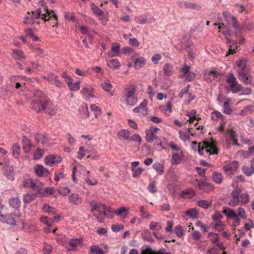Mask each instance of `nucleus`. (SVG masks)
I'll return each mask as SVG.
<instances>
[{
    "label": "nucleus",
    "mask_w": 254,
    "mask_h": 254,
    "mask_svg": "<svg viewBox=\"0 0 254 254\" xmlns=\"http://www.w3.org/2000/svg\"><path fill=\"white\" fill-rule=\"evenodd\" d=\"M178 4L180 7H185L187 9H192L195 10H200L201 9V6L197 3L181 1L178 2Z\"/></svg>",
    "instance_id": "obj_11"
},
{
    "label": "nucleus",
    "mask_w": 254,
    "mask_h": 254,
    "mask_svg": "<svg viewBox=\"0 0 254 254\" xmlns=\"http://www.w3.org/2000/svg\"><path fill=\"white\" fill-rule=\"evenodd\" d=\"M233 188H234V190L231 192V196L232 197H235V198H240V194L242 192V189L238 187V185H235L234 184L232 185Z\"/></svg>",
    "instance_id": "obj_36"
},
{
    "label": "nucleus",
    "mask_w": 254,
    "mask_h": 254,
    "mask_svg": "<svg viewBox=\"0 0 254 254\" xmlns=\"http://www.w3.org/2000/svg\"><path fill=\"white\" fill-rule=\"evenodd\" d=\"M107 65L109 67L113 69L119 68L121 66L120 63L117 59L109 60L107 62Z\"/></svg>",
    "instance_id": "obj_34"
},
{
    "label": "nucleus",
    "mask_w": 254,
    "mask_h": 254,
    "mask_svg": "<svg viewBox=\"0 0 254 254\" xmlns=\"http://www.w3.org/2000/svg\"><path fill=\"white\" fill-rule=\"evenodd\" d=\"M38 5L39 6L42 7V11L44 13L42 14V18L45 21H49L51 18H53L56 21L55 23H57L58 16L53 10H50L48 7L45 5V2L44 0H40Z\"/></svg>",
    "instance_id": "obj_5"
},
{
    "label": "nucleus",
    "mask_w": 254,
    "mask_h": 254,
    "mask_svg": "<svg viewBox=\"0 0 254 254\" xmlns=\"http://www.w3.org/2000/svg\"><path fill=\"white\" fill-rule=\"evenodd\" d=\"M191 148L195 151H198L200 155L203 154L204 150L208 155H216L218 153V149L216 146V143L213 140L203 141L202 142H197L193 141L191 142Z\"/></svg>",
    "instance_id": "obj_2"
},
{
    "label": "nucleus",
    "mask_w": 254,
    "mask_h": 254,
    "mask_svg": "<svg viewBox=\"0 0 254 254\" xmlns=\"http://www.w3.org/2000/svg\"><path fill=\"white\" fill-rule=\"evenodd\" d=\"M223 14L225 16V20L226 21L227 24L231 25L233 28H234L236 30V33L237 34L239 30V26L238 24L237 20L233 16L229 15H226V12H224Z\"/></svg>",
    "instance_id": "obj_12"
},
{
    "label": "nucleus",
    "mask_w": 254,
    "mask_h": 254,
    "mask_svg": "<svg viewBox=\"0 0 254 254\" xmlns=\"http://www.w3.org/2000/svg\"><path fill=\"white\" fill-rule=\"evenodd\" d=\"M240 198H235V197H232V198L229 200L228 204L231 206H236L239 204Z\"/></svg>",
    "instance_id": "obj_62"
},
{
    "label": "nucleus",
    "mask_w": 254,
    "mask_h": 254,
    "mask_svg": "<svg viewBox=\"0 0 254 254\" xmlns=\"http://www.w3.org/2000/svg\"><path fill=\"white\" fill-rule=\"evenodd\" d=\"M9 204L11 207L18 209L20 206V201L17 197H12L9 199Z\"/></svg>",
    "instance_id": "obj_28"
},
{
    "label": "nucleus",
    "mask_w": 254,
    "mask_h": 254,
    "mask_svg": "<svg viewBox=\"0 0 254 254\" xmlns=\"http://www.w3.org/2000/svg\"><path fill=\"white\" fill-rule=\"evenodd\" d=\"M247 60L244 59H240L236 61V65L240 68L239 70H243V71L245 70L247 66Z\"/></svg>",
    "instance_id": "obj_40"
},
{
    "label": "nucleus",
    "mask_w": 254,
    "mask_h": 254,
    "mask_svg": "<svg viewBox=\"0 0 254 254\" xmlns=\"http://www.w3.org/2000/svg\"><path fill=\"white\" fill-rule=\"evenodd\" d=\"M33 199V196L29 193H26L24 195L23 201L25 203H29L32 202Z\"/></svg>",
    "instance_id": "obj_60"
},
{
    "label": "nucleus",
    "mask_w": 254,
    "mask_h": 254,
    "mask_svg": "<svg viewBox=\"0 0 254 254\" xmlns=\"http://www.w3.org/2000/svg\"><path fill=\"white\" fill-rule=\"evenodd\" d=\"M222 76V74L215 70H206L203 73V78L205 81L211 82Z\"/></svg>",
    "instance_id": "obj_7"
},
{
    "label": "nucleus",
    "mask_w": 254,
    "mask_h": 254,
    "mask_svg": "<svg viewBox=\"0 0 254 254\" xmlns=\"http://www.w3.org/2000/svg\"><path fill=\"white\" fill-rule=\"evenodd\" d=\"M145 133L146 140L148 142H152L154 139L155 140V142H157L159 137L156 136V134L152 132V131L147 129L146 130Z\"/></svg>",
    "instance_id": "obj_23"
},
{
    "label": "nucleus",
    "mask_w": 254,
    "mask_h": 254,
    "mask_svg": "<svg viewBox=\"0 0 254 254\" xmlns=\"http://www.w3.org/2000/svg\"><path fill=\"white\" fill-rule=\"evenodd\" d=\"M197 204L199 206L203 208L207 209L211 204H209L207 200L202 199L197 201Z\"/></svg>",
    "instance_id": "obj_55"
},
{
    "label": "nucleus",
    "mask_w": 254,
    "mask_h": 254,
    "mask_svg": "<svg viewBox=\"0 0 254 254\" xmlns=\"http://www.w3.org/2000/svg\"><path fill=\"white\" fill-rule=\"evenodd\" d=\"M101 86L103 90L107 92L110 91L112 87V84L109 81L102 83Z\"/></svg>",
    "instance_id": "obj_58"
},
{
    "label": "nucleus",
    "mask_w": 254,
    "mask_h": 254,
    "mask_svg": "<svg viewBox=\"0 0 254 254\" xmlns=\"http://www.w3.org/2000/svg\"><path fill=\"white\" fill-rule=\"evenodd\" d=\"M146 64V59L143 57L136 58L134 61V67L136 69H138L145 65Z\"/></svg>",
    "instance_id": "obj_26"
},
{
    "label": "nucleus",
    "mask_w": 254,
    "mask_h": 254,
    "mask_svg": "<svg viewBox=\"0 0 254 254\" xmlns=\"http://www.w3.org/2000/svg\"><path fill=\"white\" fill-rule=\"evenodd\" d=\"M183 156V154L182 151H181L180 153H173L171 159V163L173 165L179 164Z\"/></svg>",
    "instance_id": "obj_22"
},
{
    "label": "nucleus",
    "mask_w": 254,
    "mask_h": 254,
    "mask_svg": "<svg viewBox=\"0 0 254 254\" xmlns=\"http://www.w3.org/2000/svg\"><path fill=\"white\" fill-rule=\"evenodd\" d=\"M152 167L160 175H163L164 173L163 164L160 163H155L153 165Z\"/></svg>",
    "instance_id": "obj_43"
},
{
    "label": "nucleus",
    "mask_w": 254,
    "mask_h": 254,
    "mask_svg": "<svg viewBox=\"0 0 254 254\" xmlns=\"http://www.w3.org/2000/svg\"><path fill=\"white\" fill-rule=\"evenodd\" d=\"M69 88L73 91H77L80 89V82L77 81L72 83V78H68V81H66Z\"/></svg>",
    "instance_id": "obj_24"
},
{
    "label": "nucleus",
    "mask_w": 254,
    "mask_h": 254,
    "mask_svg": "<svg viewBox=\"0 0 254 254\" xmlns=\"http://www.w3.org/2000/svg\"><path fill=\"white\" fill-rule=\"evenodd\" d=\"M209 185L204 182H202L198 184V189L204 192H207V190H206V188L208 187Z\"/></svg>",
    "instance_id": "obj_61"
},
{
    "label": "nucleus",
    "mask_w": 254,
    "mask_h": 254,
    "mask_svg": "<svg viewBox=\"0 0 254 254\" xmlns=\"http://www.w3.org/2000/svg\"><path fill=\"white\" fill-rule=\"evenodd\" d=\"M135 21L140 24H145L155 22V19L152 17L150 20H148L145 15H141L135 17Z\"/></svg>",
    "instance_id": "obj_21"
},
{
    "label": "nucleus",
    "mask_w": 254,
    "mask_h": 254,
    "mask_svg": "<svg viewBox=\"0 0 254 254\" xmlns=\"http://www.w3.org/2000/svg\"><path fill=\"white\" fill-rule=\"evenodd\" d=\"M136 87L135 85H131L126 87L123 93V97L126 99L128 105L134 106L137 102V98L135 96Z\"/></svg>",
    "instance_id": "obj_3"
},
{
    "label": "nucleus",
    "mask_w": 254,
    "mask_h": 254,
    "mask_svg": "<svg viewBox=\"0 0 254 254\" xmlns=\"http://www.w3.org/2000/svg\"><path fill=\"white\" fill-rule=\"evenodd\" d=\"M92 204L91 211L93 212L95 211H97L100 214L106 216V211L107 210L106 205L102 203H98L97 202L93 201L90 202Z\"/></svg>",
    "instance_id": "obj_8"
},
{
    "label": "nucleus",
    "mask_w": 254,
    "mask_h": 254,
    "mask_svg": "<svg viewBox=\"0 0 254 254\" xmlns=\"http://www.w3.org/2000/svg\"><path fill=\"white\" fill-rule=\"evenodd\" d=\"M163 71L165 75L169 76L173 73V66L171 64L167 63L164 65Z\"/></svg>",
    "instance_id": "obj_35"
},
{
    "label": "nucleus",
    "mask_w": 254,
    "mask_h": 254,
    "mask_svg": "<svg viewBox=\"0 0 254 254\" xmlns=\"http://www.w3.org/2000/svg\"><path fill=\"white\" fill-rule=\"evenodd\" d=\"M42 210L44 212H47L51 214H55L56 213V210L55 208L51 207L47 204H44Z\"/></svg>",
    "instance_id": "obj_42"
},
{
    "label": "nucleus",
    "mask_w": 254,
    "mask_h": 254,
    "mask_svg": "<svg viewBox=\"0 0 254 254\" xmlns=\"http://www.w3.org/2000/svg\"><path fill=\"white\" fill-rule=\"evenodd\" d=\"M81 112L84 115L85 118L89 117L88 109L87 104L84 103L81 105Z\"/></svg>",
    "instance_id": "obj_56"
},
{
    "label": "nucleus",
    "mask_w": 254,
    "mask_h": 254,
    "mask_svg": "<svg viewBox=\"0 0 254 254\" xmlns=\"http://www.w3.org/2000/svg\"><path fill=\"white\" fill-rule=\"evenodd\" d=\"M238 167V163L237 161H233L229 164L224 166L223 169L224 172L228 175L233 174Z\"/></svg>",
    "instance_id": "obj_15"
},
{
    "label": "nucleus",
    "mask_w": 254,
    "mask_h": 254,
    "mask_svg": "<svg viewBox=\"0 0 254 254\" xmlns=\"http://www.w3.org/2000/svg\"><path fill=\"white\" fill-rule=\"evenodd\" d=\"M34 170L36 174L40 177L47 176L49 173L48 170L42 165H35Z\"/></svg>",
    "instance_id": "obj_17"
},
{
    "label": "nucleus",
    "mask_w": 254,
    "mask_h": 254,
    "mask_svg": "<svg viewBox=\"0 0 254 254\" xmlns=\"http://www.w3.org/2000/svg\"><path fill=\"white\" fill-rule=\"evenodd\" d=\"M44 153L43 150L39 148L37 149L33 155L34 159L38 160L41 158L43 156Z\"/></svg>",
    "instance_id": "obj_54"
},
{
    "label": "nucleus",
    "mask_w": 254,
    "mask_h": 254,
    "mask_svg": "<svg viewBox=\"0 0 254 254\" xmlns=\"http://www.w3.org/2000/svg\"><path fill=\"white\" fill-rule=\"evenodd\" d=\"M54 190L53 188L47 187L42 190L41 196H45L48 194H52L53 193Z\"/></svg>",
    "instance_id": "obj_51"
},
{
    "label": "nucleus",
    "mask_w": 254,
    "mask_h": 254,
    "mask_svg": "<svg viewBox=\"0 0 254 254\" xmlns=\"http://www.w3.org/2000/svg\"><path fill=\"white\" fill-rule=\"evenodd\" d=\"M175 232L178 237H182L184 235L183 227L180 225H177L175 228Z\"/></svg>",
    "instance_id": "obj_48"
},
{
    "label": "nucleus",
    "mask_w": 254,
    "mask_h": 254,
    "mask_svg": "<svg viewBox=\"0 0 254 254\" xmlns=\"http://www.w3.org/2000/svg\"><path fill=\"white\" fill-rule=\"evenodd\" d=\"M2 172L7 179L13 181L14 179L15 172L12 166L4 165L2 168Z\"/></svg>",
    "instance_id": "obj_9"
},
{
    "label": "nucleus",
    "mask_w": 254,
    "mask_h": 254,
    "mask_svg": "<svg viewBox=\"0 0 254 254\" xmlns=\"http://www.w3.org/2000/svg\"><path fill=\"white\" fill-rule=\"evenodd\" d=\"M22 148L25 153H27L30 152L32 147V143L25 136H23L22 139Z\"/></svg>",
    "instance_id": "obj_20"
},
{
    "label": "nucleus",
    "mask_w": 254,
    "mask_h": 254,
    "mask_svg": "<svg viewBox=\"0 0 254 254\" xmlns=\"http://www.w3.org/2000/svg\"><path fill=\"white\" fill-rule=\"evenodd\" d=\"M68 198L69 203L75 205H80L82 201V197L77 193H71L69 194Z\"/></svg>",
    "instance_id": "obj_18"
},
{
    "label": "nucleus",
    "mask_w": 254,
    "mask_h": 254,
    "mask_svg": "<svg viewBox=\"0 0 254 254\" xmlns=\"http://www.w3.org/2000/svg\"><path fill=\"white\" fill-rule=\"evenodd\" d=\"M225 225L221 221H218L215 225V230L217 231H222L224 230Z\"/></svg>",
    "instance_id": "obj_63"
},
{
    "label": "nucleus",
    "mask_w": 254,
    "mask_h": 254,
    "mask_svg": "<svg viewBox=\"0 0 254 254\" xmlns=\"http://www.w3.org/2000/svg\"><path fill=\"white\" fill-rule=\"evenodd\" d=\"M61 161L60 157L54 155H50L47 156L45 159V163L46 165L50 167L54 164H58Z\"/></svg>",
    "instance_id": "obj_16"
},
{
    "label": "nucleus",
    "mask_w": 254,
    "mask_h": 254,
    "mask_svg": "<svg viewBox=\"0 0 254 254\" xmlns=\"http://www.w3.org/2000/svg\"><path fill=\"white\" fill-rule=\"evenodd\" d=\"M58 78L57 75H55L53 73H51L47 76V80L51 83L54 84L55 81Z\"/></svg>",
    "instance_id": "obj_64"
},
{
    "label": "nucleus",
    "mask_w": 254,
    "mask_h": 254,
    "mask_svg": "<svg viewBox=\"0 0 254 254\" xmlns=\"http://www.w3.org/2000/svg\"><path fill=\"white\" fill-rule=\"evenodd\" d=\"M195 195L194 191L191 189H187L182 192L181 196L184 198H192Z\"/></svg>",
    "instance_id": "obj_25"
},
{
    "label": "nucleus",
    "mask_w": 254,
    "mask_h": 254,
    "mask_svg": "<svg viewBox=\"0 0 254 254\" xmlns=\"http://www.w3.org/2000/svg\"><path fill=\"white\" fill-rule=\"evenodd\" d=\"M42 12L41 7H39L34 11L28 12L24 18V23L26 24H39L37 20L40 17H42Z\"/></svg>",
    "instance_id": "obj_4"
},
{
    "label": "nucleus",
    "mask_w": 254,
    "mask_h": 254,
    "mask_svg": "<svg viewBox=\"0 0 254 254\" xmlns=\"http://www.w3.org/2000/svg\"><path fill=\"white\" fill-rule=\"evenodd\" d=\"M30 108L37 113L44 112L50 116L55 115L57 111V108L49 100L33 99L30 103Z\"/></svg>",
    "instance_id": "obj_1"
},
{
    "label": "nucleus",
    "mask_w": 254,
    "mask_h": 254,
    "mask_svg": "<svg viewBox=\"0 0 254 254\" xmlns=\"http://www.w3.org/2000/svg\"><path fill=\"white\" fill-rule=\"evenodd\" d=\"M141 236L144 240L148 242H152L153 241L150 232L147 230L143 231L141 233Z\"/></svg>",
    "instance_id": "obj_39"
},
{
    "label": "nucleus",
    "mask_w": 254,
    "mask_h": 254,
    "mask_svg": "<svg viewBox=\"0 0 254 254\" xmlns=\"http://www.w3.org/2000/svg\"><path fill=\"white\" fill-rule=\"evenodd\" d=\"M118 136L119 138L123 139V140L129 139L130 132L128 130L122 129L118 132Z\"/></svg>",
    "instance_id": "obj_30"
},
{
    "label": "nucleus",
    "mask_w": 254,
    "mask_h": 254,
    "mask_svg": "<svg viewBox=\"0 0 254 254\" xmlns=\"http://www.w3.org/2000/svg\"><path fill=\"white\" fill-rule=\"evenodd\" d=\"M91 9L93 14L97 16H101L104 15L103 11L93 3L91 4Z\"/></svg>",
    "instance_id": "obj_32"
},
{
    "label": "nucleus",
    "mask_w": 254,
    "mask_h": 254,
    "mask_svg": "<svg viewBox=\"0 0 254 254\" xmlns=\"http://www.w3.org/2000/svg\"><path fill=\"white\" fill-rule=\"evenodd\" d=\"M223 107L224 110L223 112L224 114L229 115L232 112V110L230 108L228 102L226 101L224 103Z\"/></svg>",
    "instance_id": "obj_57"
},
{
    "label": "nucleus",
    "mask_w": 254,
    "mask_h": 254,
    "mask_svg": "<svg viewBox=\"0 0 254 254\" xmlns=\"http://www.w3.org/2000/svg\"><path fill=\"white\" fill-rule=\"evenodd\" d=\"M211 118L212 120L215 121H218L221 120L223 122L225 119V116H224L220 112L217 111H214L211 114Z\"/></svg>",
    "instance_id": "obj_29"
},
{
    "label": "nucleus",
    "mask_w": 254,
    "mask_h": 254,
    "mask_svg": "<svg viewBox=\"0 0 254 254\" xmlns=\"http://www.w3.org/2000/svg\"><path fill=\"white\" fill-rule=\"evenodd\" d=\"M23 185L25 188L32 189V186L34 185V182L31 179H27L23 182Z\"/></svg>",
    "instance_id": "obj_52"
},
{
    "label": "nucleus",
    "mask_w": 254,
    "mask_h": 254,
    "mask_svg": "<svg viewBox=\"0 0 254 254\" xmlns=\"http://www.w3.org/2000/svg\"><path fill=\"white\" fill-rule=\"evenodd\" d=\"M12 153L15 158H18L20 155V147L17 143L13 144L12 147Z\"/></svg>",
    "instance_id": "obj_37"
},
{
    "label": "nucleus",
    "mask_w": 254,
    "mask_h": 254,
    "mask_svg": "<svg viewBox=\"0 0 254 254\" xmlns=\"http://www.w3.org/2000/svg\"><path fill=\"white\" fill-rule=\"evenodd\" d=\"M42 187H43V184L42 183L34 182V186H32V188L31 189L36 190L37 191L38 193L41 195V192H42V190H43Z\"/></svg>",
    "instance_id": "obj_46"
},
{
    "label": "nucleus",
    "mask_w": 254,
    "mask_h": 254,
    "mask_svg": "<svg viewBox=\"0 0 254 254\" xmlns=\"http://www.w3.org/2000/svg\"><path fill=\"white\" fill-rule=\"evenodd\" d=\"M212 178L213 181L216 184H221L223 181L222 175L219 172H215L212 173Z\"/></svg>",
    "instance_id": "obj_33"
},
{
    "label": "nucleus",
    "mask_w": 254,
    "mask_h": 254,
    "mask_svg": "<svg viewBox=\"0 0 254 254\" xmlns=\"http://www.w3.org/2000/svg\"><path fill=\"white\" fill-rule=\"evenodd\" d=\"M57 191L60 194L66 196L69 193L70 190L67 187H61L57 190Z\"/></svg>",
    "instance_id": "obj_53"
},
{
    "label": "nucleus",
    "mask_w": 254,
    "mask_h": 254,
    "mask_svg": "<svg viewBox=\"0 0 254 254\" xmlns=\"http://www.w3.org/2000/svg\"><path fill=\"white\" fill-rule=\"evenodd\" d=\"M226 81L230 84V88L233 93H238L243 89V86L239 84L234 73H231L228 75Z\"/></svg>",
    "instance_id": "obj_6"
},
{
    "label": "nucleus",
    "mask_w": 254,
    "mask_h": 254,
    "mask_svg": "<svg viewBox=\"0 0 254 254\" xmlns=\"http://www.w3.org/2000/svg\"><path fill=\"white\" fill-rule=\"evenodd\" d=\"M120 45L118 43H115L112 44L111 47V51L115 53L113 55H111V57L114 56H117L120 53Z\"/></svg>",
    "instance_id": "obj_44"
},
{
    "label": "nucleus",
    "mask_w": 254,
    "mask_h": 254,
    "mask_svg": "<svg viewBox=\"0 0 254 254\" xmlns=\"http://www.w3.org/2000/svg\"><path fill=\"white\" fill-rule=\"evenodd\" d=\"M83 242V239L80 238H75V239H71L69 240L68 243L69 245L72 247L71 249H68V251H71L73 250L76 247H77L79 245L81 244Z\"/></svg>",
    "instance_id": "obj_27"
},
{
    "label": "nucleus",
    "mask_w": 254,
    "mask_h": 254,
    "mask_svg": "<svg viewBox=\"0 0 254 254\" xmlns=\"http://www.w3.org/2000/svg\"><path fill=\"white\" fill-rule=\"evenodd\" d=\"M240 198H241V203L243 204H247L250 200L249 195L248 193H243L241 194Z\"/></svg>",
    "instance_id": "obj_50"
},
{
    "label": "nucleus",
    "mask_w": 254,
    "mask_h": 254,
    "mask_svg": "<svg viewBox=\"0 0 254 254\" xmlns=\"http://www.w3.org/2000/svg\"><path fill=\"white\" fill-rule=\"evenodd\" d=\"M34 138L38 143H40L42 144H45L47 141L46 136L42 134H35Z\"/></svg>",
    "instance_id": "obj_38"
},
{
    "label": "nucleus",
    "mask_w": 254,
    "mask_h": 254,
    "mask_svg": "<svg viewBox=\"0 0 254 254\" xmlns=\"http://www.w3.org/2000/svg\"><path fill=\"white\" fill-rule=\"evenodd\" d=\"M208 237L214 244L216 243L219 239V234L213 232H209L208 233Z\"/></svg>",
    "instance_id": "obj_49"
},
{
    "label": "nucleus",
    "mask_w": 254,
    "mask_h": 254,
    "mask_svg": "<svg viewBox=\"0 0 254 254\" xmlns=\"http://www.w3.org/2000/svg\"><path fill=\"white\" fill-rule=\"evenodd\" d=\"M93 92V88L89 86L83 87L80 91L83 98L86 100L89 99L90 98L95 97Z\"/></svg>",
    "instance_id": "obj_13"
},
{
    "label": "nucleus",
    "mask_w": 254,
    "mask_h": 254,
    "mask_svg": "<svg viewBox=\"0 0 254 254\" xmlns=\"http://www.w3.org/2000/svg\"><path fill=\"white\" fill-rule=\"evenodd\" d=\"M90 109L95 113V118H97L101 115V109L100 108L95 104H92L90 106Z\"/></svg>",
    "instance_id": "obj_47"
},
{
    "label": "nucleus",
    "mask_w": 254,
    "mask_h": 254,
    "mask_svg": "<svg viewBox=\"0 0 254 254\" xmlns=\"http://www.w3.org/2000/svg\"><path fill=\"white\" fill-rule=\"evenodd\" d=\"M35 97H37V99L41 100H46L45 99V94L41 90H37L34 93Z\"/></svg>",
    "instance_id": "obj_59"
},
{
    "label": "nucleus",
    "mask_w": 254,
    "mask_h": 254,
    "mask_svg": "<svg viewBox=\"0 0 254 254\" xmlns=\"http://www.w3.org/2000/svg\"><path fill=\"white\" fill-rule=\"evenodd\" d=\"M223 213L227 215L229 219H233L235 217L237 216V214L235 211L230 208L225 209L223 210Z\"/></svg>",
    "instance_id": "obj_41"
},
{
    "label": "nucleus",
    "mask_w": 254,
    "mask_h": 254,
    "mask_svg": "<svg viewBox=\"0 0 254 254\" xmlns=\"http://www.w3.org/2000/svg\"><path fill=\"white\" fill-rule=\"evenodd\" d=\"M0 217L3 218L2 220L5 223L13 226L16 225V215L14 214L7 213L4 215L0 214Z\"/></svg>",
    "instance_id": "obj_14"
},
{
    "label": "nucleus",
    "mask_w": 254,
    "mask_h": 254,
    "mask_svg": "<svg viewBox=\"0 0 254 254\" xmlns=\"http://www.w3.org/2000/svg\"><path fill=\"white\" fill-rule=\"evenodd\" d=\"M242 170L247 176H252L254 173V158L250 161V168L247 166H244Z\"/></svg>",
    "instance_id": "obj_19"
},
{
    "label": "nucleus",
    "mask_w": 254,
    "mask_h": 254,
    "mask_svg": "<svg viewBox=\"0 0 254 254\" xmlns=\"http://www.w3.org/2000/svg\"><path fill=\"white\" fill-rule=\"evenodd\" d=\"M237 73L240 77V79L245 84L249 85L252 83V76L246 71L238 70Z\"/></svg>",
    "instance_id": "obj_10"
},
{
    "label": "nucleus",
    "mask_w": 254,
    "mask_h": 254,
    "mask_svg": "<svg viewBox=\"0 0 254 254\" xmlns=\"http://www.w3.org/2000/svg\"><path fill=\"white\" fill-rule=\"evenodd\" d=\"M12 57L15 60H20L24 58L23 52L22 51L14 50Z\"/></svg>",
    "instance_id": "obj_45"
},
{
    "label": "nucleus",
    "mask_w": 254,
    "mask_h": 254,
    "mask_svg": "<svg viewBox=\"0 0 254 254\" xmlns=\"http://www.w3.org/2000/svg\"><path fill=\"white\" fill-rule=\"evenodd\" d=\"M90 249V251L89 254H105L103 250L100 248L98 245H92Z\"/></svg>",
    "instance_id": "obj_31"
}]
</instances>
